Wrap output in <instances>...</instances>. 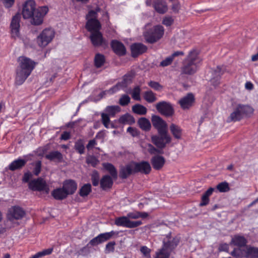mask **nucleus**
<instances>
[{
	"mask_svg": "<svg viewBox=\"0 0 258 258\" xmlns=\"http://www.w3.org/2000/svg\"><path fill=\"white\" fill-rule=\"evenodd\" d=\"M123 88H124L122 87L121 85L119 82L116 85L114 86L110 89L101 92L100 94V97L102 98L105 95H106L107 94H113V93L118 91L119 90H120L121 89H123Z\"/></svg>",
	"mask_w": 258,
	"mask_h": 258,
	"instance_id": "nucleus-36",
	"label": "nucleus"
},
{
	"mask_svg": "<svg viewBox=\"0 0 258 258\" xmlns=\"http://www.w3.org/2000/svg\"><path fill=\"white\" fill-rule=\"evenodd\" d=\"M157 110L162 114L166 116H172L174 113V110L171 104L165 101H162L156 105Z\"/></svg>",
	"mask_w": 258,
	"mask_h": 258,
	"instance_id": "nucleus-12",
	"label": "nucleus"
},
{
	"mask_svg": "<svg viewBox=\"0 0 258 258\" xmlns=\"http://www.w3.org/2000/svg\"><path fill=\"white\" fill-rule=\"evenodd\" d=\"M87 162L95 167L98 164L99 161L95 156H90L87 158Z\"/></svg>",
	"mask_w": 258,
	"mask_h": 258,
	"instance_id": "nucleus-56",
	"label": "nucleus"
},
{
	"mask_svg": "<svg viewBox=\"0 0 258 258\" xmlns=\"http://www.w3.org/2000/svg\"><path fill=\"white\" fill-rule=\"evenodd\" d=\"M3 4L7 8H11L14 4L15 0H2Z\"/></svg>",
	"mask_w": 258,
	"mask_h": 258,
	"instance_id": "nucleus-63",
	"label": "nucleus"
},
{
	"mask_svg": "<svg viewBox=\"0 0 258 258\" xmlns=\"http://www.w3.org/2000/svg\"><path fill=\"white\" fill-rule=\"evenodd\" d=\"M131 98L127 95H123L119 100V103L121 106H125L130 102Z\"/></svg>",
	"mask_w": 258,
	"mask_h": 258,
	"instance_id": "nucleus-53",
	"label": "nucleus"
},
{
	"mask_svg": "<svg viewBox=\"0 0 258 258\" xmlns=\"http://www.w3.org/2000/svg\"><path fill=\"white\" fill-rule=\"evenodd\" d=\"M52 195L55 199L58 200H63L68 197L63 187L54 189L52 192Z\"/></svg>",
	"mask_w": 258,
	"mask_h": 258,
	"instance_id": "nucleus-29",
	"label": "nucleus"
},
{
	"mask_svg": "<svg viewBox=\"0 0 258 258\" xmlns=\"http://www.w3.org/2000/svg\"><path fill=\"white\" fill-rule=\"evenodd\" d=\"M91 180L94 186H97L99 183V175L97 171H94L91 175Z\"/></svg>",
	"mask_w": 258,
	"mask_h": 258,
	"instance_id": "nucleus-52",
	"label": "nucleus"
},
{
	"mask_svg": "<svg viewBox=\"0 0 258 258\" xmlns=\"http://www.w3.org/2000/svg\"><path fill=\"white\" fill-rule=\"evenodd\" d=\"M153 7L155 10L160 14H164L167 11V6L164 0H154Z\"/></svg>",
	"mask_w": 258,
	"mask_h": 258,
	"instance_id": "nucleus-23",
	"label": "nucleus"
},
{
	"mask_svg": "<svg viewBox=\"0 0 258 258\" xmlns=\"http://www.w3.org/2000/svg\"><path fill=\"white\" fill-rule=\"evenodd\" d=\"M176 245L173 241L164 242L162 248L156 252V258H169L170 252Z\"/></svg>",
	"mask_w": 258,
	"mask_h": 258,
	"instance_id": "nucleus-10",
	"label": "nucleus"
},
{
	"mask_svg": "<svg viewBox=\"0 0 258 258\" xmlns=\"http://www.w3.org/2000/svg\"><path fill=\"white\" fill-rule=\"evenodd\" d=\"M170 131L176 139L179 140L181 139L182 130L181 127L174 123H172L169 127Z\"/></svg>",
	"mask_w": 258,
	"mask_h": 258,
	"instance_id": "nucleus-26",
	"label": "nucleus"
},
{
	"mask_svg": "<svg viewBox=\"0 0 258 258\" xmlns=\"http://www.w3.org/2000/svg\"><path fill=\"white\" fill-rule=\"evenodd\" d=\"M95 65L97 68L101 67L105 62V58L103 55L97 54L94 58Z\"/></svg>",
	"mask_w": 258,
	"mask_h": 258,
	"instance_id": "nucleus-45",
	"label": "nucleus"
},
{
	"mask_svg": "<svg viewBox=\"0 0 258 258\" xmlns=\"http://www.w3.org/2000/svg\"><path fill=\"white\" fill-rule=\"evenodd\" d=\"M133 111L139 115H145L146 114L147 109L143 105L139 104H135L132 107Z\"/></svg>",
	"mask_w": 258,
	"mask_h": 258,
	"instance_id": "nucleus-38",
	"label": "nucleus"
},
{
	"mask_svg": "<svg viewBox=\"0 0 258 258\" xmlns=\"http://www.w3.org/2000/svg\"><path fill=\"white\" fill-rule=\"evenodd\" d=\"M45 157L48 160L55 161L58 162H61L63 159V156L61 153L57 151L50 152L46 154Z\"/></svg>",
	"mask_w": 258,
	"mask_h": 258,
	"instance_id": "nucleus-27",
	"label": "nucleus"
},
{
	"mask_svg": "<svg viewBox=\"0 0 258 258\" xmlns=\"http://www.w3.org/2000/svg\"><path fill=\"white\" fill-rule=\"evenodd\" d=\"M106 136V133L105 131H101L99 132L95 136V139H101L103 140Z\"/></svg>",
	"mask_w": 258,
	"mask_h": 258,
	"instance_id": "nucleus-64",
	"label": "nucleus"
},
{
	"mask_svg": "<svg viewBox=\"0 0 258 258\" xmlns=\"http://www.w3.org/2000/svg\"><path fill=\"white\" fill-rule=\"evenodd\" d=\"M119 122L123 124H132L135 123V120L131 115L126 113L119 118Z\"/></svg>",
	"mask_w": 258,
	"mask_h": 258,
	"instance_id": "nucleus-35",
	"label": "nucleus"
},
{
	"mask_svg": "<svg viewBox=\"0 0 258 258\" xmlns=\"http://www.w3.org/2000/svg\"><path fill=\"white\" fill-rule=\"evenodd\" d=\"M103 166L104 168L110 173L113 179H116L117 178V173L114 166L112 164L105 163L103 164Z\"/></svg>",
	"mask_w": 258,
	"mask_h": 258,
	"instance_id": "nucleus-34",
	"label": "nucleus"
},
{
	"mask_svg": "<svg viewBox=\"0 0 258 258\" xmlns=\"http://www.w3.org/2000/svg\"><path fill=\"white\" fill-rule=\"evenodd\" d=\"M111 47L115 53L122 55L125 53V48L122 43L116 40H113Z\"/></svg>",
	"mask_w": 258,
	"mask_h": 258,
	"instance_id": "nucleus-24",
	"label": "nucleus"
},
{
	"mask_svg": "<svg viewBox=\"0 0 258 258\" xmlns=\"http://www.w3.org/2000/svg\"><path fill=\"white\" fill-rule=\"evenodd\" d=\"M48 11L46 7H41L36 9L32 16L31 23L35 25L41 24L43 21V18Z\"/></svg>",
	"mask_w": 258,
	"mask_h": 258,
	"instance_id": "nucleus-9",
	"label": "nucleus"
},
{
	"mask_svg": "<svg viewBox=\"0 0 258 258\" xmlns=\"http://www.w3.org/2000/svg\"><path fill=\"white\" fill-rule=\"evenodd\" d=\"M25 215V211L20 207L14 206L11 207L8 212V218L10 221L22 219Z\"/></svg>",
	"mask_w": 258,
	"mask_h": 258,
	"instance_id": "nucleus-14",
	"label": "nucleus"
},
{
	"mask_svg": "<svg viewBox=\"0 0 258 258\" xmlns=\"http://www.w3.org/2000/svg\"><path fill=\"white\" fill-rule=\"evenodd\" d=\"M75 149L80 154H83L84 153L85 147L83 142L81 140L76 142L75 145Z\"/></svg>",
	"mask_w": 258,
	"mask_h": 258,
	"instance_id": "nucleus-51",
	"label": "nucleus"
},
{
	"mask_svg": "<svg viewBox=\"0 0 258 258\" xmlns=\"http://www.w3.org/2000/svg\"><path fill=\"white\" fill-rule=\"evenodd\" d=\"M100 238V237L98 235L97 236L91 240L88 244H90L92 246H96L99 244L101 243Z\"/></svg>",
	"mask_w": 258,
	"mask_h": 258,
	"instance_id": "nucleus-59",
	"label": "nucleus"
},
{
	"mask_svg": "<svg viewBox=\"0 0 258 258\" xmlns=\"http://www.w3.org/2000/svg\"><path fill=\"white\" fill-rule=\"evenodd\" d=\"M148 85L152 88V89H154L156 91H159L162 90V86L158 82L151 81L148 83Z\"/></svg>",
	"mask_w": 258,
	"mask_h": 258,
	"instance_id": "nucleus-55",
	"label": "nucleus"
},
{
	"mask_svg": "<svg viewBox=\"0 0 258 258\" xmlns=\"http://www.w3.org/2000/svg\"><path fill=\"white\" fill-rule=\"evenodd\" d=\"M55 32L52 29H44L37 38V42L40 47H45L49 43L54 37Z\"/></svg>",
	"mask_w": 258,
	"mask_h": 258,
	"instance_id": "nucleus-7",
	"label": "nucleus"
},
{
	"mask_svg": "<svg viewBox=\"0 0 258 258\" xmlns=\"http://www.w3.org/2000/svg\"><path fill=\"white\" fill-rule=\"evenodd\" d=\"M173 22V20L171 17H166L163 19L162 23L166 26H169L172 25Z\"/></svg>",
	"mask_w": 258,
	"mask_h": 258,
	"instance_id": "nucleus-60",
	"label": "nucleus"
},
{
	"mask_svg": "<svg viewBox=\"0 0 258 258\" xmlns=\"http://www.w3.org/2000/svg\"><path fill=\"white\" fill-rule=\"evenodd\" d=\"M140 218V212H133L128 213L126 216L118 218L115 220V224L127 228H133L138 227L142 224L141 221H133L130 219H137Z\"/></svg>",
	"mask_w": 258,
	"mask_h": 258,
	"instance_id": "nucleus-4",
	"label": "nucleus"
},
{
	"mask_svg": "<svg viewBox=\"0 0 258 258\" xmlns=\"http://www.w3.org/2000/svg\"><path fill=\"white\" fill-rule=\"evenodd\" d=\"M159 134V136H153L151 140L157 148L163 149L166 147L167 144L171 142V138L167 134V132Z\"/></svg>",
	"mask_w": 258,
	"mask_h": 258,
	"instance_id": "nucleus-8",
	"label": "nucleus"
},
{
	"mask_svg": "<svg viewBox=\"0 0 258 258\" xmlns=\"http://www.w3.org/2000/svg\"><path fill=\"white\" fill-rule=\"evenodd\" d=\"M253 109L249 105L238 104L233 109V112L228 118V121H237L241 119L244 116L251 115Z\"/></svg>",
	"mask_w": 258,
	"mask_h": 258,
	"instance_id": "nucleus-5",
	"label": "nucleus"
},
{
	"mask_svg": "<svg viewBox=\"0 0 258 258\" xmlns=\"http://www.w3.org/2000/svg\"><path fill=\"white\" fill-rule=\"evenodd\" d=\"M63 188L68 195L73 194L77 189V184L73 180H67L63 183Z\"/></svg>",
	"mask_w": 258,
	"mask_h": 258,
	"instance_id": "nucleus-21",
	"label": "nucleus"
},
{
	"mask_svg": "<svg viewBox=\"0 0 258 258\" xmlns=\"http://www.w3.org/2000/svg\"><path fill=\"white\" fill-rule=\"evenodd\" d=\"M19 63L16 71L15 83L22 85L30 75L35 67V63L29 58L21 56L18 59Z\"/></svg>",
	"mask_w": 258,
	"mask_h": 258,
	"instance_id": "nucleus-2",
	"label": "nucleus"
},
{
	"mask_svg": "<svg viewBox=\"0 0 258 258\" xmlns=\"http://www.w3.org/2000/svg\"><path fill=\"white\" fill-rule=\"evenodd\" d=\"M216 188L221 192H227L230 189L229 184L226 182L220 183L217 185Z\"/></svg>",
	"mask_w": 258,
	"mask_h": 258,
	"instance_id": "nucleus-47",
	"label": "nucleus"
},
{
	"mask_svg": "<svg viewBox=\"0 0 258 258\" xmlns=\"http://www.w3.org/2000/svg\"><path fill=\"white\" fill-rule=\"evenodd\" d=\"M181 107L183 109H188L195 102V97L192 93H188L178 101Z\"/></svg>",
	"mask_w": 258,
	"mask_h": 258,
	"instance_id": "nucleus-17",
	"label": "nucleus"
},
{
	"mask_svg": "<svg viewBox=\"0 0 258 258\" xmlns=\"http://www.w3.org/2000/svg\"><path fill=\"white\" fill-rule=\"evenodd\" d=\"M214 191V188L210 187L203 195L201 198V202L200 204V206H205L209 204L210 201L209 198L212 194Z\"/></svg>",
	"mask_w": 258,
	"mask_h": 258,
	"instance_id": "nucleus-32",
	"label": "nucleus"
},
{
	"mask_svg": "<svg viewBox=\"0 0 258 258\" xmlns=\"http://www.w3.org/2000/svg\"><path fill=\"white\" fill-rule=\"evenodd\" d=\"M144 98L148 103H153L157 100L156 94L150 90L144 92Z\"/></svg>",
	"mask_w": 258,
	"mask_h": 258,
	"instance_id": "nucleus-41",
	"label": "nucleus"
},
{
	"mask_svg": "<svg viewBox=\"0 0 258 258\" xmlns=\"http://www.w3.org/2000/svg\"><path fill=\"white\" fill-rule=\"evenodd\" d=\"M100 11V9L97 7L95 10H90L86 16L87 22L86 27L88 31L91 33L90 38L94 46L107 45V42L100 32L101 25L96 19L97 14Z\"/></svg>",
	"mask_w": 258,
	"mask_h": 258,
	"instance_id": "nucleus-1",
	"label": "nucleus"
},
{
	"mask_svg": "<svg viewBox=\"0 0 258 258\" xmlns=\"http://www.w3.org/2000/svg\"><path fill=\"white\" fill-rule=\"evenodd\" d=\"M53 248H49L48 249H44L42 251L38 252L36 254L31 256L30 258H40L51 254Z\"/></svg>",
	"mask_w": 258,
	"mask_h": 258,
	"instance_id": "nucleus-44",
	"label": "nucleus"
},
{
	"mask_svg": "<svg viewBox=\"0 0 258 258\" xmlns=\"http://www.w3.org/2000/svg\"><path fill=\"white\" fill-rule=\"evenodd\" d=\"M118 232L114 231H111L109 232H105L99 234L101 243H103L109 239L114 235H117Z\"/></svg>",
	"mask_w": 258,
	"mask_h": 258,
	"instance_id": "nucleus-39",
	"label": "nucleus"
},
{
	"mask_svg": "<svg viewBox=\"0 0 258 258\" xmlns=\"http://www.w3.org/2000/svg\"><path fill=\"white\" fill-rule=\"evenodd\" d=\"M152 122L153 125L158 130L159 134L167 132V124L159 116L154 115L152 116Z\"/></svg>",
	"mask_w": 258,
	"mask_h": 258,
	"instance_id": "nucleus-15",
	"label": "nucleus"
},
{
	"mask_svg": "<svg viewBox=\"0 0 258 258\" xmlns=\"http://www.w3.org/2000/svg\"><path fill=\"white\" fill-rule=\"evenodd\" d=\"M27 161L24 159H18L13 161L9 166L11 171L19 169L23 167L26 163Z\"/></svg>",
	"mask_w": 258,
	"mask_h": 258,
	"instance_id": "nucleus-28",
	"label": "nucleus"
},
{
	"mask_svg": "<svg viewBox=\"0 0 258 258\" xmlns=\"http://www.w3.org/2000/svg\"><path fill=\"white\" fill-rule=\"evenodd\" d=\"M231 242L235 245L243 246L246 244V240L242 236L235 235L232 238Z\"/></svg>",
	"mask_w": 258,
	"mask_h": 258,
	"instance_id": "nucleus-33",
	"label": "nucleus"
},
{
	"mask_svg": "<svg viewBox=\"0 0 258 258\" xmlns=\"http://www.w3.org/2000/svg\"><path fill=\"white\" fill-rule=\"evenodd\" d=\"M183 53L182 51H176L172 53L171 55L167 57L165 59L163 60L160 64V66L162 67H166L172 62L175 56H178L179 55H183Z\"/></svg>",
	"mask_w": 258,
	"mask_h": 258,
	"instance_id": "nucleus-31",
	"label": "nucleus"
},
{
	"mask_svg": "<svg viewBox=\"0 0 258 258\" xmlns=\"http://www.w3.org/2000/svg\"><path fill=\"white\" fill-rule=\"evenodd\" d=\"M132 76L130 75H124L123 80L119 82L122 86V87L125 88L128 84L132 82Z\"/></svg>",
	"mask_w": 258,
	"mask_h": 258,
	"instance_id": "nucleus-50",
	"label": "nucleus"
},
{
	"mask_svg": "<svg viewBox=\"0 0 258 258\" xmlns=\"http://www.w3.org/2000/svg\"><path fill=\"white\" fill-rule=\"evenodd\" d=\"M35 2L33 0H28L23 5L22 15L24 19L32 17L35 9Z\"/></svg>",
	"mask_w": 258,
	"mask_h": 258,
	"instance_id": "nucleus-13",
	"label": "nucleus"
},
{
	"mask_svg": "<svg viewBox=\"0 0 258 258\" xmlns=\"http://www.w3.org/2000/svg\"><path fill=\"white\" fill-rule=\"evenodd\" d=\"M134 164H130L124 166H121L119 171L120 178L125 179L133 173H135Z\"/></svg>",
	"mask_w": 258,
	"mask_h": 258,
	"instance_id": "nucleus-19",
	"label": "nucleus"
},
{
	"mask_svg": "<svg viewBox=\"0 0 258 258\" xmlns=\"http://www.w3.org/2000/svg\"><path fill=\"white\" fill-rule=\"evenodd\" d=\"M123 88H124L122 87L121 85L119 82L116 85L114 86L110 89L101 92L100 94V97L102 98L105 95H106L107 94H113V93L118 91L119 90H120L121 89H123Z\"/></svg>",
	"mask_w": 258,
	"mask_h": 258,
	"instance_id": "nucleus-37",
	"label": "nucleus"
},
{
	"mask_svg": "<svg viewBox=\"0 0 258 258\" xmlns=\"http://www.w3.org/2000/svg\"><path fill=\"white\" fill-rule=\"evenodd\" d=\"M141 89L139 86L135 87L132 93V98L136 100H141Z\"/></svg>",
	"mask_w": 258,
	"mask_h": 258,
	"instance_id": "nucleus-48",
	"label": "nucleus"
},
{
	"mask_svg": "<svg viewBox=\"0 0 258 258\" xmlns=\"http://www.w3.org/2000/svg\"><path fill=\"white\" fill-rule=\"evenodd\" d=\"M101 120L104 126L108 128H109L110 120V116L108 114H107L105 113H101Z\"/></svg>",
	"mask_w": 258,
	"mask_h": 258,
	"instance_id": "nucleus-46",
	"label": "nucleus"
},
{
	"mask_svg": "<svg viewBox=\"0 0 258 258\" xmlns=\"http://www.w3.org/2000/svg\"><path fill=\"white\" fill-rule=\"evenodd\" d=\"M20 20L21 15L19 13L16 14L12 18L10 27L13 37L16 38L19 36Z\"/></svg>",
	"mask_w": 258,
	"mask_h": 258,
	"instance_id": "nucleus-16",
	"label": "nucleus"
},
{
	"mask_svg": "<svg viewBox=\"0 0 258 258\" xmlns=\"http://www.w3.org/2000/svg\"><path fill=\"white\" fill-rule=\"evenodd\" d=\"M140 250L144 255L146 257H150L151 250L146 246H143L141 247Z\"/></svg>",
	"mask_w": 258,
	"mask_h": 258,
	"instance_id": "nucleus-58",
	"label": "nucleus"
},
{
	"mask_svg": "<svg viewBox=\"0 0 258 258\" xmlns=\"http://www.w3.org/2000/svg\"><path fill=\"white\" fill-rule=\"evenodd\" d=\"M164 29L161 25H156L144 33V37L147 42L154 43L163 37Z\"/></svg>",
	"mask_w": 258,
	"mask_h": 258,
	"instance_id": "nucleus-6",
	"label": "nucleus"
},
{
	"mask_svg": "<svg viewBox=\"0 0 258 258\" xmlns=\"http://www.w3.org/2000/svg\"><path fill=\"white\" fill-rule=\"evenodd\" d=\"M41 169V162L37 161L35 164V167L33 170V173L37 176L40 172Z\"/></svg>",
	"mask_w": 258,
	"mask_h": 258,
	"instance_id": "nucleus-57",
	"label": "nucleus"
},
{
	"mask_svg": "<svg viewBox=\"0 0 258 258\" xmlns=\"http://www.w3.org/2000/svg\"><path fill=\"white\" fill-rule=\"evenodd\" d=\"M115 244V242L114 241L108 242L106 245V250L108 252L113 251L114 249Z\"/></svg>",
	"mask_w": 258,
	"mask_h": 258,
	"instance_id": "nucleus-62",
	"label": "nucleus"
},
{
	"mask_svg": "<svg viewBox=\"0 0 258 258\" xmlns=\"http://www.w3.org/2000/svg\"><path fill=\"white\" fill-rule=\"evenodd\" d=\"M223 74L221 72V69L217 67V69L213 72V77L211 79L210 81L212 84L215 87L218 86L220 83V79L221 75Z\"/></svg>",
	"mask_w": 258,
	"mask_h": 258,
	"instance_id": "nucleus-30",
	"label": "nucleus"
},
{
	"mask_svg": "<svg viewBox=\"0 0 258 258\" xmlns=\"http://www.w3.org/2000/svg\"><path fill=\"white\" fill-rule=\"evenodd\" d=\"M127 132L133 137H136L139 135L138 130L132 127H128L127 128Z\"/></svg>",
	"mask_w": 258,
	"mask_h": 258,
	"instance_id": "nucleus-61",
	"label": "nucleus"
},
{
	"mask_svg": "<svg viewBox=\"0 0 258 258\" xmlns=\"http://www.w3.org/2000/svg\"><path fill=\"white\" fill-rule=\"evenodd\" d=\"M146 148L147 151L151 154H155L156 153L162 154L163 152L161 151L160 150L155 148L153 145L151 144H147L146 146Z\"/></svg>",
	"mask_w": 258,
	"mask_h": 258,
	"instance_id": "nucleus-54",
	"label": "nucleus"
},
{
	"mask_svg": "<svg viewBox=\"0 0 258 258\" xmlns=\"http://www.w3.org/2000/svg\"><path fill=\"white\" fill-rule=\"evenodd\" d=\"M201 61V58L198 56L195 51H191L185 59L182 68V72L186 74H192L195 73Z\"/></svg>",
	"mask_w": 258,
	"mask_h": 258,
	"instance_id": "nucleus-3",
	"label": "nucleus"
},
{
	"mask_svg": "<svg viewBox=\"0 0 258 258\" xmlns=\"http://www.w3.org/2000/svg\"><path fill=\"white\" fill-rule=\"evenodd\" d=\"M151 162L153 168L159 170L163 167L165 163V159L163 156L155 155L151 158Z\"/></svg>",
	"mask_w": 258,
	"mask_h": 258,
	"instance_id": "nucleus-20",
	"label": "nucleus"
},
{
	"mask_svg": "<svg viewBox=\"0 0 258 258\" xmlns=\"http://www.w3.org/2000/svg\"><path fill=\"white\" fill-rule=\"evenodd\" d=\"M119 111L120 107L118 106H108L105 109V113L108 114L110 117L114 116Z\"/></svg>",
	"mask_w": 258,
	"mask_h": 258,
	"instance_id": "nucleus-40",
	"label": "nucleus"
},
{
	"mask_svg": "<svg viewBox=\"0 0 258 258\" xmlns=\"http://www.w3.org/2000/svg\"><path fill=\"white\" fill-rule=\"evenodd\" d=\"M247 254L252 257H258V248L250 247L247 249Z\"/></svg>",
	"mask_w": 258,
	"mask_h": 258,
	"instance_id": "nucleus-49",
	"label": "nucleus"
},
{
	"mask_svg": "<svg viewBox=\"0 0 258 258\" xmlns=\"http://www.w3.org/2000/svg\"><path fill=\"white\" fill-rule=\"evenodd\" d=\"M140 127L143 130L148 131L151 127L149 120L146 118H141L138 121Z\"/></svg>",
	"mask_w": 258,
	"mask_h": 258,
	"instance_id": "nucleus-42",
	"label": "nucleus"
},
{
	"mask_svg": "<svg viewBox=\"0 0 258 258\" xmlns=\"http://www.w3.org/2000/svg\"><path fill=\"white\" fill-rule=\"evenodd\" d=\"M112 178L108 175L103 176L100 182L101 187L104 190L111 188L113 184Z\"/></svg>",
	"mask_w": 258,
	"mask_h": 258,
	"instance_id": "nucleus-25",
	"label": "nucleus"
},
{
	"mask_svg": "<svg viewBox=\"0 0 258 258\" xmlns=\"http://www.w3.org/2000/svg\"><path fill=\"white\" fill-rule=\"evenodd\" d=\"M29 188L34 191H45L48 192L49 188L46 181L42 178L31 180L29 183Z\"/></svg>",
	"mask_w": 258,
	"mask_h": 258,
	"instance_id": "nucleus-11",
	"label": "nucleus"
},
{
	"mask_svg": "<svg viewBox=\"0 0 258 258\" xmlns=\"http://www.w3.org/2000/svg\"><path fill=\"white\" fill-rule=\"evenodd\" d=\"M135 172H141L145 174H149L151 170V167L149 162L142 161L139 163H133Z\"/></svg>",
	"mask_w": 258,
	"mask_h": 258,
	"instance_id": "nucleus-18",
	"label": "nucleus"
},
{
	"mask_svg": "<svg viewBox=\"0 0 258 258\" xmlns=\"http://www.w3.org/2000/svg\"><path fill=\"white\" fill-rule=\"evenodd\" d=\"M147 49V46L142 43H134L131 45L132 54L133 56L145 52Z\"/></svg>",
	"mask_w": 258,
	"mask_h": 258,
	"instance_id": "nucleus-22",
	"label": "nucleus"
},
{
	"mask_svg": "<svg viewBox=\"0 0 258 258\" xmlns=\"http://www.w3.org/2000/svg\"><path fill=\"white\" fill-rule=\"evenodd\" d=\"M91 191V185L90 184H85L80 189L79 194L81 197L87 196Z\"/></svg>",
	"mask_w": 258,
	"mask_h": 258,
	"instance_id": "nucleus-43",
	"label": "nucleus"
}]
</instances>
